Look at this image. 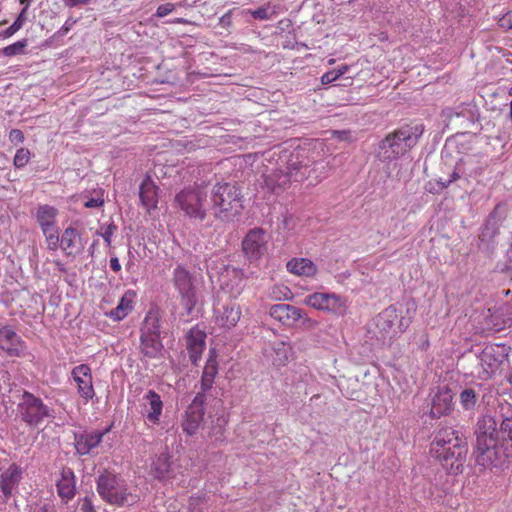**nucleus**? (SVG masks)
<instances>
[{
    "instance_id": "nucleus-1",
    "label": "nucleus",
    "mask_w": 512,
    "mask_h": 512,
    "mask_svg": "<svg viewBox=\"0 0 512 512\" xmlns=\"http://www.w3.org/2000/svg\"><path fill=\"white\" fill-rule=\"evenodd\" d=\"M474 434L476 443L473 454L476 464L484 469H505V458L500 455L498 421L491 415H483L477 420Z\"/></svg>"
},
{
    "instance_id": "nucleus-2",
    "label": "nucleus",
    "mask_w": 512,
    "mask_h": 512,
    "mask_svg": "<svg viewBox=\"0 0 512 512\" xmlns=\"http://www.w3.org/2000/svg\"><path fill=\"white\" fill-rule=\"evenodd\" d=\"M210 209L217 221H234L244 209L241 187L231 182L216 183L210 192Z\"/></svg>"
},
{
    "instance_id": "nucleus-3",
    "label": "nucleus",
    "mask_w": 512,
    "mask_h": 512,
    "mask_svg": "<svg viewBox=\"0 0 512 512\" xmlns=\"http://www.w3.org/2000/svg\"><path fill=\"white\" fill-rule=\"evenodd\" d=\"M96 483L98 494L110 505L131 506L140 499L136 489L129 487L123 478L113 472L105 470Z\"/></svg>"
},
{
    "instance_id": "nucleus-4",
    "label": "nucleus",
    "mask_w": 512,
    "mask_h": 512,
    "mask_svg": "<svg viewBox=\"0 0 512 512\" xmlns=\"http://www.w3.org/2000/svg\"><path fill=\"white\" fill-rule=\"evenodd\" d=\"M422 125H405L389 133L379 145V156L384 161H393L404 156L422 136Z\"/></svg>"
},
{
    "instance_id": "nucleus-5",
    "label": "nucleus",
    "mask_w": 512,
    "mask_h": 512,
    "mask_svg": "<svg viewBox=\"0 0 512 512\" xmlns=\"http://www.w3.org/2000/svg\"><path fill=\"white\" fill-rule=\"evenodd\" d=\"M508 354L500 345H488L479 354H463L458 358L457 370L463 375L474 374V370H465V364L469 363L482 368L483 379L490 378L501 364L507 359Z\"/></svg>"
},
{
    "instance_id": "nucleus-6",
    "label": "nucleus",
    "mask_w": 512,
    "mask_h": 512,
    "mask_svg": "<svg viewBox=\"0 0 512 512\" xmlns=\"http://www.w3.org/2000/svg\"><path fill=\"white\" fill-rule=\"evenodd\" d=\"M207 196V186L205 184L194 183L176 193L174 204L185 216L202 222L207 217L205 207Z\"/></svg>"
},
{
    "instance_id": "nucleus-7",
    "label": "nucleus",
    "mask_w": 512,
    "mask_h": 512,
    "mask_svg": "<svg viewBox=\"0 0 512 512\" xmlns=\"http://www.w3.org/2000/svg\"><path fill=\"white\" fill-rule=\"evenodd\" d=\"M378 337L383 343L399 337L408 327V322L398 314L394 306H389L375 317Z\"/></svg>"
},
{
    "instance_id": "nucleus-8",
    "label": "nucleus",
    "mask_w": 512,
    "mask_h": 512,
    "mask_svg": "<svg viewBox=\"0 0 512 512\" xmlns=\"http://www.w3.org/2000/svg\"><path fill=\"white\" fill-rule=\"evenodd\" d=\"M479 111L475 104L461 103L450 109V124L453 125L455 135L476 134L481 129Z\"/></svg>"
},
{
    "instance_id": "nucleus-9",
    "label": "nucleus",
    "mask_w": 512,
    "mask_h": 512,
    "mask_svg": "<svg viewBox=\"0 0 512 512\" xmlns=\"http://www.w3.org/2000/svg\"><path fill=\"white\" fill-rule=\"evenodd\" d=\"M173 284L180 295L181 316H190L196 305V291L191 273L183 266L173 271Z\"/></svg>"
},
{
    "instance_id": "nucleus-10",
    "label": "nucleus",
    "mask_w": 512,
    "mask_h": 512,
    "mask_svg": "<svg viewBox=\"0 0 512 512\" xmlns=\"http://www.w3.org/2000/svg\"><path fill=\"white\" fill-rule=\"evenodd\" d=\"M17 410L22 421L30 427L38 426L45 418L50 416V409L42 399L28 391L23 392Z\"/></svg>"
},
{
    "instance_id": "nucleus-11",
    "label": "nucleus",
    "mask_w": 512,
    "mask_h": 512,
    "mask_svg": "<svg viewBox=\"0 0 512 512\" xmlns=\"http://www.w3.org/2000/svg\"><path fill=\"white\" fill-rule=\"evenodd\" d=\"M303 304L334 315H344L347 310L346 298L336 293L314 292L305 296Z\"/></svg>"
},
{
    "instance_id": "nucleus-12",
    "label": "nucleus",
    "mask_w": 512,
    "mask_h": 512,
    "mask_svg": "<svg viewBox=\"0 0 512 512\" xmlns=\"http://www.w3.org/2000/svg\"><path fill=\"white\" fill-rule=\"evenodd\" d=\"M506 218V211L501 204L495 208L487 216L485 223L479 234V248L487 253L493 252L495 248V238L500 233V226Z\"/></svg>"
},
{
    "instance_id": "nucleus-13",
    "label": "nucleus",
    "mask_w": 512,
    "mask_h": 512,
    "mask_svg": "<svg viewBox=\"0 0 512 512\" xmlns=\"http://www.w3.org/2000/svg\"><path fill=\"white\" fill-rule=\"evenodd\" d=\"M268 245L269 236L260 227L250 229L241 243L242 252L250 263L258 262L267 253Z\"/></svg>"
},
{
    "instance_id": "nucleus-14",
    "label": "nucleus",
    "mask_w": 512,
    "mask_h": 512,
    "mask_svg": "<svg viewBox=\"0 0 512 512\" xmlns=\"http://www.w3.org/2000/svg\"><path fill=\"white\" fill-rule=\"evenodd\" d=\"M213 318L215 325L223 330L230 331L235 328L242 318V307L234 300L227 301L214 307Z\"/></svg>"
},
{
    "instance_id": "nucleus-15",
    "label": "nucleus",
    "mask_w": 512,
    "mask_h": 512,
    "mask_svg": "<svg viewBox=\"0 0 512 512\" xmlns=\"http://www.w3.org/2000/svg\"><path fill=\"white\" fill-rule=\"evenodd\" d=\"M205 402V394L197 393L192 403L188 406L182 421V429L187 435L193 436L198 431L204 418Z\"/></svg>"
},
{
    "instance_id": "nucleus-16",
    "label": "nucleus",
    "mask_w": 512,
    "mask_h": 512,
    "mask_svg": "<svg viewBox=\"0 0 512 512\" xmlns=\"http://www.w3.org/2000/svg\"><path fill=\"white\" fill-rule=\"evenodd\" d=\"M450 459L455 461L450 463V474H459L463 472L464 463L468 454V443L466 435L460 430H452L450 432Z\"/></svg>"
},
{
    "instance_id": "nucleus-17",
    "label": "nucleus",
    "mask_w": 512,
    "mask_h": 512,
    "mask_svg": "<svg viewBox=\"0 0 512 512\" xmlns=\"http://www.w3.org/2000/svg\"><path fill=\"white\" fill-rule=\"evenodd\" d=\"M246 275L242 268L226 267L220 276V286L232 299L239 297L245 288Z\"/></svg>"
},
{
    "instance_id": "nucleus-18",
    "label": "nucleus",
    "mask_w": 512,
    "mask_h": 512,
    "mask_svg": "<svg viewBox=\"0 0 512 512\" xmlns=\"http://www.w3.org/2000/svg\"><path fill=\"white\" fill-rule=\"evenodd\" d=\"M71 376L77 386L79 396L86 402L95 396L93 376L89 365L80 364L71 370Z\"/></svg>"
},
{
    "instance_id": "nucleus-19",
    "label": "nucleus",
    "mask_w": 512,
    "mask_h": 512,
    "mask_svg": "<svg viewBox=\"0 0 512 512\" xmlns=\"http://www.w3.org/2000/svg\"><path fill=\"white\" fill-rule=\"evenodd\" d=\"M59 248L65 256L72 258L83 252L84 244L76 228L69 226L63 230Z\"/></svg>"
},
{
    "instance_id": "nucleus-20",
    "label": "nucleus",
    "mask_w": 512,
    "mask_h": 512,
    "mask_svg": "<svg viewBox=\"0 0 512 512\" xmlns=\"http://www.w3.org/2000/svg\"><path fill=\"white\" fill-rule=\"evenodd\" d=\"M269 315L284 326L292 327L301 319V309L290 304H274Z\"/></svg>"
},
{
    "instance_id": "nucleus-21",
    "label": "nucleus",
    "mask_w": 512,
    "mask_h": 512,
    "mask_svg": "<svg viewBox=\"0 0 512 512\" xmlns=\"http://www.w3.org/2000/svg\"><path fill=\"white\" fill-rule=\"evenodd\" d=\"M206 334L200 328H191L186 335L189 358L194 365H197L206 347Z\"/></svg>"
},
{
    "instance_id": "nucleus-22",
    "label": "nucleus",
    "mask_w": 512,
    "mask_h": 512,
    "mask_svg": "<svg viewBox=\"0 0 512 512\" xmlns=\"http://www.w3.org/2000/svg\"><path fill=\"white\" fill-rule=\"evenodd\" d=\"M0 348L9 356L19 357L23 354L25 344L12 328L5 326L0 329Z\"/></svg>"
},
{
    "instance_id": "nucleus-23",
    "label": "nucleus",
    "mask_w": 512,
    "mask_h": 512,
    "mask_svg": "<svg viewBox=\"0 0 512 512\" xmlns=\"http://www.w3.org/2000/svg\"><path fill=\"white\" fill-rule=\"evenodd\" d=\"M22 468L16 463H12L0 475V490L5 499H9L13 495V491L18 487L22 479Z\"/></svg>"
},
{
    "instance_id": "nucleus-24",
    "label": "nucleus",
    "mask_w": 512,
    "mask_h": 512,
    "mask_svg": "<svg viewBox=\"0 0 512 512\" xmlns=\"http://www.w3.org/2000/svg\"><path fill=\"white\" fill-rule=\"evenodd\" d=\"M142 409L143 415L150 423L153 425H158L160 423V417L163 410V402L160 395L154 390H149L143 396Z\"/></svg>"
},
{
    "instance_id": "nucleus-25",
    "label": "nucleus",
    "mask_w": 512,
    "mask_h": 512,
    "mask_svg": "<svg viewBox=\"0 0 512 512\" xmlns=\"http://www.w3.org/2000/svg\"><path fill=\"white\" fill-rule=\"evenodd\" d=\"M109 432V428L104 431H93L75 435V448L78 454L86 455L96 448L102 441L103 436Z\"/></svg>"
},
{
    "instance_id": "nucleus-26",
    "label": "nucleus",
    "mask_w": 512,
    "mask_h": 512,
    "mask_svg": "<svg viewBox=\"0 0 512 512\" xmlns=\"http://www.w3.org/2000/svg\"><path fill=\"white\" fill-rule=\"evenodd\" d=\"M287 271L303 278H315L318 274L317 265L309 258L294 257L286 263Z\"/></svg>"
},
{
    "instance_id": "nucleus-27",
    "label": "nucleus",
    "mask_w": 512,
    "mask_h": 512,
    "mask_svg": "<svg viewBox=\"0 0 512 512\" xmlns=\"http://www.w3.org/2000/svg\"><path fill=\"white\" fill-rule=\"evenodd\" d=\"M57 493L67 503L76 494L75 475L71 468H63L56 483Z\"/></svg>"
},
{
    "instance_id": "nucleus-28",
    "label": "nucleus",
    "mask_w": 512,
    "mask_h": 512,
    "mask_svg": "<svg viewBox=\"0 0 512 512\" xmlns=\"http://www.w3.org/2000/svg\"><path fill=\"white\" fill-rule=\"evenodd\" d=\"M158 192V186L150 176H146L140 185L139 197L148 212L157 208Z\"/></svg>"
},
{
    "instance_id": "nucleus-29",
    "label": "nucleus",
    "mask_w": 512,
    "mask_h": 512,
    "mask_svg": "<svg viewBox=\"0 0 512 512\" xmlns=\"http://www.w3.org/2000/svg\"><path fill=\"white\" fill-rule=\"evenodd\" d=\"M218 374L217 353L214 349L209 351V356L201 376V392L205 393L213 387L215 377Z\"/></svg>"
},
{
    "instance_id": "nucleus-30",
    "label": "nucleus",
    "mask_w": 512,
    "mask_h": 512,
    "mask_svg": "<svg viewBox=\"0 0 512 512\" xmlns=\"http://www.w3.org/2000/svg\"><path fill=\"white\" fill-rule=\"evenodd\" d=\"M292 175L288 171L275 169L264 175L265 186L273 193L287 189L291 184Z\"/></svg>"
},
{
    "instance_id": "nucleus-31",
    "label": "nucleus",
    "mask_w": 512,
    "mask_h": 512,
    "mask_svg": "<svg viewBox=\"0 0 512 512\" xmlns=\"http://www.w3.org/2000/svg\"><path fill=\"white\" fill-rule=\"evenodd\" d=\"M58 214V209L48 204L38 205L33 212L40 229L56 226Z\"/></svg>"
},
{
    "instance_id": "nucleus-32",
    "label": "nucleus",
    "mask_w": 512,
    "mask_h": 512,
    "mask_svg": "<svg viewBox=\"0 0 512 512\" xmlns=\"http://www.w3.org/2000/svg\"><path fill=\"white\" fill-rule=\"evenodd\" d=\"M136 293L133 290H128L121 297L118 305L110 311L109 316L116 321L124 319L132 310Z\"/></svg>"
},
{
    "instance_id": "nucleus-33",
    "label": "nucleus",
    "mask_w": 512,
    "mask_h": 512,
    "mask_svg": "<svg viewBox=\"0 0 512 512\" xmlns=\"http://www.w3.org/2000/svg\"><path fill=\"white\" fill-rule=\"evenodd\" d=\"M141 352L149 358H157L163 349L159 335H143L140 334Z\"/></svg>"
},
{
    "instance_id": "nucleus-34",
    "label": "nucleus",
    "mask_w": 512,
    "mask_h": 512,
    "mask_svg": "<svg viewBox=\"0 0 512 512\" xmlns=\"http://www.w3.org/2000/svg\"><path fill=\"white\" fill-rule=\"evenodd\" d=\"M160 319L161 315L159 310L150 309L145 315L142 326L140 328V334L160 336Z\"/></svg>"
},
{
    "instance_id": "nucleus-35",
    "label": "nucleus",
    "mask_w": 512,
    "mask_h": 512,
    "mask_svg": "<svg viewBox=\"0 0 512 512\" xmlns=\"http://www.w3.org/2000/svg\"><path fill=\"white\" fill-rule=\"evenodd\" d=\"M447 440H446V432L440 431L434 438L433 442L431 443L430 447V454L431 456L439 461L442 465H444V462L448 459V448L446 447Z\"/></svg>"
},
{
    "instance_id": "nucleus-36",
    "label": "nucleus",
    "mask_w": 512,
    "mask_h": 512,
    "mask_svg": "<svg viewBox=\"0 0 512 512\" xmlns=\"http://www.w3.org/2000/svg\"><path fill=\"white\" fill-rule=\"evenodd\" d=\"M170 471V456L162 452L156 456L151 465L152 474L158 479H164Z\"/></svg>"
},
{
    "instance_id": "nucleus-37",
    "label": "nucleus",
    "mask_w": 512,
    "mask_h": 512,
    "mask_svg": "<svg viewBox=\"0 0 512 512\" xmlns=\"http://www.w3.org/2000/svg\"><path fill=\"white\" fill-rule=\"evenodd\" d=\"M479 395L475 389L466 387L459 393V404L465 411H473L478 403Z\"/></svg>"
},
{
    "instance_id": "nucleus-38",
    "label": "nucleus",
    "mask_w": 512,
    "mask_h": 512,
    "mask_svg": "<svg viewBox=\"0 0 512 512\" xmlns=\"http://www.w3.org/2000/svg\"><path fill=\"white\" fill-rule=\"evenodd\" d=\"M448 411V398L446 393L440 392L432 400L430 414L433 418L445 416Z\"/></svg>"
},
{
    "instance_id": "nucleus-39",
    "label": "nucleus",
    "mask_w": 512,
    "mask_h": 512,
    "mask_svg": "<svg viewBox=\"0 0 512 512\" xmlns=\"http://www.w3.org/2000/svg\"><path fill=\"white\" fill-rule=\"evenodd\" d=\"M41 231L43 233V236L45 237L47 249L51 251H56L59 248L61 240V236L59 235L57 225L41 229Z\"/></svg>"
},
{
    "instance_id": "nucleus-40",
    "label": "nucleus",
    "mask_w": 512,
    "mask_h": 512,
    "mask_svg": "<svg viewBox=\"0 0 512 512\" xmlns=\"http://www.w3.org/2000/svg\"><path fill=\"white\" fill-rule=\"evenodd\" d=\"M302 152V149H296L291 153L290 158L287 161L286 171H288L292 176L296 175V173L303 167L301 160Z\"/></svg>"
},
{
    "instance_id": "nucleus-41",
    "label": "nucleus",
    "mask_w": 512,
    "mask_h": 512,
    "mask_svg": "<svg viewBox=\"0 0 512 512\" xmlns=\"http://www.w3.org/2000/svg\"><path fill=\"white\" fill-rule=\"evenodd\" d=\"M28 10V4L22 9L16 20L3 32L5 38L13 36L18 30H20L25 22V14Z\"/></svg>"
},
{
    "instance_id": "nucleus-42",
    "label": "nucleus",
    "mask_w": 512,
    "mask_h": 512,
    "mask_svg": "<svg viewBox=\"0 0 512 512\" xmlns=\"http://www.w3.org/2000/svg\"><path fill=\"white\" fill-rule=\"evenodd\" d=\"M31 158L30 150L24 147H21L18 149L15 153L13 164L16 168H23L25 167Z\"/></svg>"
},
{
    "instance_id": "nucleus-43",
    "label": "nucleus",
    "mask_w": 512,
    "mask_h": 512,
    "mask_svg": "<svg viewBox=\"0 0 512 512\" xmlns=\"http://www.w3.org/2000/svg\"><path fill=\"white\" fill-rule=\"evenodd\" d=\"M26 46H27V40L23 39L21 41H17L11 45L4 47L2 50V53L8 57L15 56V55L23 53V49Z\"/></svg>"
},
{
    "instance_id": "nucleus-44",
    "label": "nucleus",
    "mask_w": 512,
    "mask_h": 512,
    "mask_svg": "<svg viewBox=\"0 0 512 512\" xmlns=\"http://www.w3.org/2000/svg\"><path fill=\"white\" fill-rule=\"evenodd\" d=\"M95 196L87 199L84 202L86 208H100L104 205V191L99 189L94 191Z\"/></svg>"
},
{
    "instance_id": "nucleus-45",
    "label": "nucleus",
    "mask_w": 512,
    "mask_h": 512,
    "mask_svg": "<svg viewBox=\"0 0 512 512\" xmlns=\"http://www.w3.org/2000/svg\"><path fill=\"white\" fill-rule=\"evenodd\" d=\"M271 295L276 300H288L292 297L291 290L284 285H276L272 288Z\"/></svg>"
},
{
    "instance_id": "nucleus-46",
    "label": "nucleus",
    "mask_w": 512,
    "mask_h": 512,
    "mask_svg": "<svg viewBox=\"0 0 512 512\" xmlns=\"http://www.w3.org/2000/svg\"><path fill=\"white\" fill-rule=\"evenodd\" d=\"M249 12L253 16V18L259 20H269L272 17L269 8L265 6L259 7L258 9L255 10H250Z\"/></svg>"
},
{
    "instance_id": "nucleus-47",
    "label": "nucleus",
    "mask_w": 512,
    "mask_h": 512,
    "mask_svg": "<svg viewBox=\"0 0 512 512\" xmlns=\"http://www.w3.org/2000/svg\"><path fill=\"white\" fill-rule=\"evenodd\" d=\"M175 10V4L173 3H166L158 6L155 16L158 18H162L167 16L168 14L172 13Z\"/></svg>"
},
{
    "instance_id": "nucleus-48",
    "label": "nucleus",
    "mask_w": 512,
    "mask_h": 512,
    "mask_svg": "<svg viewBox=\"0 0 512 512\" xmlns=\"http://www.w3.org/2000/svg\"><path fill=\"white\" fill-rule=\"evenodd\" d=\"M445 183L442 182V181H429L427 184H426V190L430 193H439L440 191H442L444 188H445Z\"/></svg>"
},
{
    "instance_id": "nucleus-49",
    "label": "nucleus",
    "mask_w": 512,
    "mask_h": 512,
    "mask_svg": "<svg viewBox=\"0 0 512 512\" xmlns=\"http://www.w3.org/2000/svg\"><path fill=\"white\" fill-rule=\"evenodd\" d=\"M24 139V134L19 129H12L9 133V140L15 145L22 143Z\"/></svg>"
},
{
    "instance_id": "nucleus-50",
    "label": "nucleus",
    "mask_w": 512,
    "mask_h": 512,
    "mask_svg": "<svg viewBox=\"0 0 512 512\" xmlns=\"http://www.w3.org/2000/svg\"><path fill=\"white\" fill-rule=\"evenodd\" d=\"M337 79H339V74H337L336 70H330L321 76V83L323 85H328Z\"/></svg>"
},
{
    "instance_id": "nucleus-51",
    "label": "nucleus",
    "mask_w": 512,
    "mask_h": 512,
    "mask_svg": "<svg viewBox=\"0 0 512 512\" xmlns=\"http://www.w3.org/2000/svg\"><path fill=\"white\" fill-rule=\"evenodd\" d=\"M302 325L307 329H314L318 322L312 318H310L303 310L301 309V319Z\"/></svg>"
},
{
    "instance_id": "nucleus-52",
    "label": "nucleus",
    "mask_w": 512,
    "mask_h": 512,
    "mask_svg": "<svg viewBox=\"0 0 512 512\" xmlns=\"http://www.w3.org/2000/svg\"><path fill=\"white\" fill-rule=\"evenodd\" d=\"M80 511L81 512H97L93 505L91 498H89V497H84L82 499Z\"/></svg>"
},
{
    "instance_id": "nucleus-53",
    "label": "nucleus",
    "mask_w": 512,
    "mask_h": 512,
    "mask_svg": "<svg viewBox=\"0 0 512 512\" xmlns=\"http://www.w3.org/2000/svg\"><path fill=\"white\" fill-rule=\"evenodd\" d=\"M116 230V226L113 224L108 225L104 232L102 233V237L105 241V243L109 246L111 244V238Z\"/></svg>"
},
{
    "instance_id": "nucleus-54",
    "label": "nucleus",
    "mask_w": 512,
    "mask_h": 512,
    "mask_svg": "<svg viewBox=\"0 0 512 512\" xmlns=\"http://www.w3.org/2000/svg\"><path fill=\"white\" fill-rule=\"evenodd\" d=\"M31 512H53V508L48 504H36L31 508Z\"/></svg>"
},
{
    "instance_id": "nucleus-55",
    "label": "nucleus",
    "mask_w": 512,
    "mask_h": 512,
    "mask_svg": "<svg viewBox=\"0 0 512 512\" xmlns=\"http://www.w3.org/2000/svg\"><path fill=\"white\" fill-rule=\"evenodd\" d=\"M504 271L506 273H510V277H511V280H512V250H508L507 251V260H506V263H505Z\"/></svg>"
},
{
    "instance_id": "nucleus-56",
    "label": "nucleus",
    "mask_w": 512,
    "mask_h": 512,
    "mask_svg": "<svg viewBox=\"0 0 512 512\" xmlns=\"http://www.w3.org/2000/svg\"><path fill=\"white\" fill-rule=\"evenodd\" d=\"M501 26L502 27H507L509 29L512 28V14L511 13H507L502 19H501Z\"/></svg>"
},
{
    "instance_id": "nucleus-57",
    "label": "nucleus",
    "mask_w": 512,
    "mask_h": 512,
    "mask_svg": "<svg viewBox=\"0 0 512 512\" xmlns=\"http://www.w3.org/2000/svg\"><path fill=\"white\" fill-rule=\"evenodd\" d=\"M109 264H110V268L114 271V272H119L121 270V265H120V262L118 260L117 257H112L109 261Z\"/></svg>"
},
{
    "instance_id": "nucleus-58",
    "label": "nucleus",
    "mask_w": 512,
    "mask_h": 512,
    "mask_svg": "<svg viewBox=\"0 0 512 512\" xmlns=\"http://www.w3.org/2000/svg\"><path fill=\"white\" fill-rule=\"evenodd\" d=\"M69 7L77 6L78 4H88L91 0H63Z\"/></svg>"
},
{
    "instance_id": "nucleus-59",
    "label": "nucleus",
    "mask_w": 512,
    "mask_h": 512,
    "mask_svg": "<svg viewBox=\"0 0 512 512\" xmlns=\"http://www.w3.org/2000/svg\"><path fill=\"white\" fill-rule=\"evenodd\" d=\"M349 71V66L347 64L341 65L338 69H336L337 74H339V78L346 74Z\"/></svg>"
},
{
    "instance_id": "nucleus-60",
    "label": "nucleus",
    "mask_w": 512,
    "mask_h": 512,
    "mask_svg": "<svg viewBox=\"0 0 512 512\" xmlns=\"http://www.w3.org/2000/svg\"><path fill=\"white\" fill-rule=\"evenodd\" d=\"M54 264L56 265L59 272L65 273L67 271L65 264L62 263L60 260H54Z\"/></svg>"
},
{
    "instance_id": "nucleus-61",
    "label": "nucleus",
    "mask_w": 512,
    "mask_h": 512,
    "mask_svg": "<svg viewBox=\"0 0 512 512\" xmlns=\"http://www.w3.org/2000/svg\"><path fill=\"white\" fill-rule=\"evenodd\" d=\"M460 178L459 173L455 170L452 174H450V184L455 182Z\"/></svg>"
},
{
    "instance_id": "nucleus-62",
    "label": "nucleus",
    "mask_w": 512,
    "mask_h": 512,
    "mask_svg": "<svg viewBox=\"0 0 512 512\" xmlns=\"http://www.w3.org/2000/svg\"><path fill=\"white\" fill-rule=\"evenodd\" d=\"M172 23H180V24H187L188 21L184 18H177Z\"/></svg>"
},
{
    "instance_id": "nucleus-63",
    "label": "nucleus",
    "mask_w": 512,
    "mask_h": 512,
    "mask_svg": "<svg viewBox=\"0 0 512 512\" xmlns=\"http://www.w3.org/2000/svg\"><path fill=\"white\" fill-rule=\"evenodd\" d=\"M509 95L512 96V87L509 89ZM509 118L510 120H512V99H511V102H510V113H509Z\"/></svg>"
},
{
    "instance_id": "nucleus-64",
    "label": "nucleus",
    "mask_w": 512,
    "mask_h": 512,
    "mask_svg": "<svg viewBox=\"0 0 512 512\" xmlns=\"http://www.w3.org/2000/svg\"><path fill=\"white\" fill-rule=\"evenodd\" d=\"M335 63V59L334 58H331L328 60V64L329 65H333Z\"/></svg>"
}]
</instances>
